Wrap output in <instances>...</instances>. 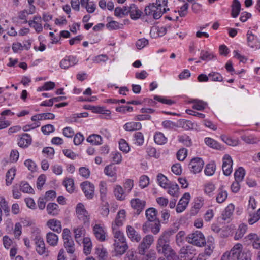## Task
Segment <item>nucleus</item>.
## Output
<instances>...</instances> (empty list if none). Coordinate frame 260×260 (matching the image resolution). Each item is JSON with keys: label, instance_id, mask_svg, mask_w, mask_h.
<instances>
[{"label": "nucleus", "instance_id": "obj_1", "mask_svg": "<svg viewBox=\"0 0 260 260\" xmlns=\"http://www.w3.org/2000/svg\"><path fill=\"white\" fill-rule=\"evenodd\" d=\"M171 233L164 232L159 237L156 244V250L160 254H163L167 260H191L194 254V250L191 246H187L181 248L178 257L169 245Z\"/></svg>", "mask_w": 260, "mask_h": 260}, {"label": "nucleus", "instance_id": "obj_2", "mask_svg": "<svg viewBox=\"0 0 260 260\" xmlns=\"http://www.w3.org/2000/svg\"><path fill=\"white\" fill-rule=\"evenodd\" d=\"M231 255L233 260H251L250 251L246 248H243L240 243L236 244L231 249Z\"/></svg>", "mask_w": 260, "mask_h": 260}, {"label": "nucleus", "instance_id": "obj_3", "mask_svg": "<svg viewBox=\"0 0 260 260\" xmlns=\"http://www.w3.org/2000/svg\"><path fill=\"white\" fill-rule=\"evenodd\" d=\"M167 10H169L168 8H164L163 10L161 6H158L153 3L146 7L144 11L147 16L152 17L155 19H158Z\"/></svg>", "mask_w": 260, "mask_h": 260}, {"label": "nucleus", "instance_id": "obj_4", "mask_svg": "<svg viewBox=\"0 0 260 260\" xmlns=\"http://www.w3.org/2000/svg\"><path fill=\"white\" fill-rule=\"evenodd\" d=\"M187 240L188 243L198 247H202L206 243L203 234L199 231L189 234L187 237Z\"/></svg>", "mask_w": 260, "mask_h": 260}, {"label": "nucleus", "instance_id": "obj_5", "mask_svg": "<svg viewBox=\"0 0 260 260\" xmlns=\"http://www.w3.org/2000/svg\"><path fill=\"white\" fill-rule=\"evenodd\" d=\"M32 238L36 244V251L40 255L47 256L48 255L45 243L42 236L39 232H34Z\"/></svg>", "mask_w": 260, "mask_h": 260}, {"label": "nucleus", "instance_id": "obj_6", "mask_svg": "<svg viewBox=\"0 0 260 260\" xmlns=\"http://www.w3.org/2000/svg\"><path fill=\"white\" fill-rule=\"evenodd\" d=\"M76 214L78 219L84 224H89L90 215L86 210L84 205L81 203H78L76 207Z\"/></svg>", "mask_w": 260, "mask_h": 260}, {"label": "nucleus", "instance_id": "obj_7", "mask_svg": "<svg viewBox=\"0 0 260 260\" xmlns=\"http://www.w3.org/2000/svg\"><path fill=\"white\" fill-rule=\"evenodd\" d=\"M154 237L151 235H147L145 236L142 241L139 245L138 247V253L140 255H144L146 250L150 248L151 245L154 242Z\"/></svg>", "mask_w": 260, "mask_h": 260}, {"label": "nucleus", "instance_id": "obj_8", "mask_svg": "<svg viewBox=\"0 0 260 260\" xmlns=\"http://www.w3.org/2000/svg\"><path fill=\"white\" fill-rule=\"evenodd\" d=\"M204 165V160L200 157L192 158L188 165V168L191 172L197 174L200 173Z\"/></svg>", "mask_w": 260, "mask_h": 260}, {"label": "nucleus", "instance_id": "obj_9", "mask_svg": "<svg viewBox=\"0 0 260 260\" xmlns=\"http://www.w3.org/2000/svg\"><path fill=\"white\" fill-rule=\"evenodd\" d=\"M93 232L98 240L101 242L105 240L107 231L103 224L101 223L95 224L93 226Z\"/></svg>", "mask_w": 260, "mask_h": 260}, {"label": "nucleus", "instance_id": "obj_10", "mask_svg": "<svg viewBox=\"0 0 260 260\" xmlns=\"http://www.w3.org/2000/svg\"><path fill=\"white\" fill-rule=\"evenodd\" d=\"M78 59L73 55L66 56L60 62V67L62 69H68L70 67L77 64Z\"/></svg>", "mask_w": 260, "mask_h": 260}, {"label": "nucleus", "instance_id": "obj_11", "mask_svg": "<svg viewBox=\"0 0 260 260\" xmlns=\"http://www.w3.org/2000/svg\"><path fill=\"white\" fill-rule=\"evenodd\" d=\"M222 171L225 176L230 175L233 170V160L231 157L228 155H225L222 158Z\"/></svg>", "mask_w": 260, "mask_h": 260}, {"label": "nucleus", "instance_id": "obj_12", "mask_svg": "<svg viewBox=\"0 0 260 260\" xmlns=\"http://www.w3.org/2000/svg\"><path fill=\"white\" fill-rule=\"evenodd\" d=\"M126 233L127 237L133 242H139L141 240V235L131 225H127Z\"/></svg>", "mask_w": 260, "mask_h": 260}, {"label": "nucleus", "instance_id": "obj_13", "mask_svg": "<svg viewBox=\"0 0 260 260\" xmlns=\"http://www.w3.org/2000/svg\"><path fill=\"white\" fill-rule=\"evenodd\" d=\"M190 199V195L189 193H185L179 200L176 211L177 213H181L185 210L188 204Z\"/></svg>", "mask_w": 260, "mask_h": 260}, {"label": "nucleus", "instance_id": "obj_14", "mask_svg": "<svg viewBox=\"0 0 260 260\" xmlns=\"http://www.w3.org/2000/svg\"><path fill=\"white\" fill-rule=\"evenodd\" d=\"M81 186L85 194L88 199H92L94 196V186L93 184L88 181H85L81 183Z\"/></svg>", "mask_w": 260, "mask_h": 260}, {"label": "nucleus", "instance_id": "obj_15", "mask_svg": "<svg viewBox=\"0 0 260 260\" xmlns=\"http://www.w3.org/2000/svg\"><path fill=\"white\" fill-rule=\"evenodd\" d=\"M126 212L122 209L118 211L115 220L112 224V228H119L123 225L125 220Z\"/></svg>", "mask_w": 260, "mask_h": 260}, {"label": "nucleus", "instance_id": "obj_16", "mask_svg": "<svg viewBox=\"0 0 260 260\" xmlns=\"http://www.w3.org/2000/svg\"><path fill=\"white\" fill-rule=\"evenodd\" d=\"M42 18L39 15L34 16L32 20H29L28 23L30 27L33 28L38 34L43 31V26L41 23Z\"/></svg>", "mask_w": 260, "mask_h": 260}, {"label": "nucleus", "instance_id": "obj_17", "mask_svg": "<svg viewBox=\"0 0 260 260\" xmlns=\"http://www.w3.org/2000/svg\"><path fill=\"white\" fill-rule=\"evenodd\" d=\"M31 142L32 139L31 136L26 133L19 136L17 139L18 145L23 148L28 147L31 144Z\"/></svg>", "mask_w": 260, "mask_h": 260}, {"label": "nucleus", "instance_id": "obj_18", "mask_svg": "<svg viewBox=\"0 0 260 260\" xmlns=\"http://www.w3.org/2000/svg\"><path fill=\"white\" fill-rule=\"evenodd\" d=\"M128 248L126 242H114L113 249L116 255H123Z\"/></svg>", "mask_w": 260, "mask_h": 260}, {"label": "nucleus", "instance_id": "obj_19", "mask_svg": "<svg viewBox=\"0 0 260 260\" xmlns=\"http://www.w3.org/2000/svg\"><path fill=\"white\" fill-rule=\"evenodd\" d=\"M246 241H250L254 249L260 248V235L255 233H250L245 237Z\"/></svg>", "mask_w": 260, "mask_h": 260}, {"label": "nucleus", "instance_id": "obj_20", "mask_svg": "<svg viewBox=\"0 0 260 260\" xmlns=\"http://www.w3.org/2000/svg\"><path fill=\"white\" fill-rule=\"evenodd\" d=\"M104 173L112 178V181L115 182L117 180V167L113 164L106 166L104 170Z\"/></svg>", "mask_w": 260, "mask_h": 260}, {"label": "nucleus", "instance_id": "obj_21", "mask_svg": "<svg viewBox=\"0 0 260 260\" xmlns=\"http://www.w3.org/2000/svg\"><path fill=\"white\" fill-rule=\"evenodd\" d=\"M167 28L169 27L154 26L150 30V35L154 38L164 36L167 32Z\"/></svg>", "mask_w": 260, "mask_h": 260}, {"label": "nucleus", "instance_id": "obj_22", "mask_svg": "<svg viewBox=\"0 0 260 260\" xmlns=\"http://www.w3.org/2000/svg\"><path fill=\"white\" fill-rule=\"evenodd\" d=\"M47 225L51 230L60 233L62 230L61 223L60 221L56 219H51L49 220L47 222Z\"/></svg>", "mask_w": 260, "mask_h": 260}, {"label": "nucleus", "instance_id": "obj_23", "mask_svg": "<svg viewBox=\"0 0 260 260\" xmlns=\"http://www.w3.org/2000/svg\"><path fill=\"white\" fill-rule=\"evenodd\" d=\"M247 41L249 46L251 48H257L259 41L257 36H255L253 33L248 30L247 33Z\"/></svg>", "mask_w": 260, "mask_h": 260}, {"label": "nucleus", "instance_id": "obj_24", "mask_svg": "<svg viewBox=\"0 0 260 260\" xmlns=\"http://www.w3.org/2000/svg\"><path fill=\"white\" fill-rule=\"evenodd\" d=\"M145 203V201L140 200L138 198L133 199L131 201L132 207L136 209L138 212V214H139L144 209Z\"/></svg>", "mask_w": 260, "mask_h": 260}, {"label": "nucleus", "instance_id": "obj_25", "mask_svg": "<svg viewBox=\"0 0 260 260\" xmlns=\"http://www.w3.org/2000/svg\"><path fill=\"white\" fill-rule=\"evenodd\" d=\"M114 242H126L124 233L119 228H112Z\"/></svg>", "mask_w": 260, "mask_h": 260}, {"label": "nucleus", "instance_id": "obj_26", "mask_svg": "<svg viewBox=\"0 0 260 260\" xmlns=\"http://www.w3.org/2000/svg\"><path fill=\"white\" fill-rule=\"evenodd\" d=\"M31 119L32 121H36V122L32 124L26 125L24 126L23 128V129L24 131H28L30 129H34L36 127L40 126V124L39 121L42 120L41 114H37L32 116Z\"/></svg>", "mask_w": 260, "mask_h": 260}, {"label": "nucleus", "instance_id": "obj_27", "mask_svg": "<svg viewBox=\"0 0 260 260\" xmlns=\"http://www.w3.org/2000/svg\"><path fill=\"white\" fill-rule=\"evenodd\" d=\"M205 244V248L204 252L203 253L209 257L213 253L215 248V243L213 238L210 237L208 238L207 243Z\"/></svg>", "mask_w": 260, "mask_h": 260}, {"label": "nucleus", "instance_id": "obj_28", "mask_svg": "<svg viewBox=\"0 0 260 260\" xmlns=\"http://www.w3.org/2000/svg\"><path fill=\"white\" fill-rule=\"evenodd\" d=\"M113 192L116 199L119 201H123L125 199V193L123 188L119 185L114 186Z\"/></svg>", "mask_w": 260, "mask_h": 260}, {"label": "nucleus", "instance_id": "obj_29", "mask_svg": "<svg viewBox=\"0 0 260 260\" xmlns=\"http://www.w3.org/2000/svg\"><path fill=\"white\" fill-rule=\"evenodd\" d=\"M129 13L130 14L131 18L133 20H136L139 18L142 14L141 11L135 4L131 5L129 7Z\"/></svg>", "mask_w": 260, "mask_h": 260}, {"label": "nucleus", "instance_id": "obj_30", "mask_svg": "<svg viewBox=\"0 0 260 260\" xmlns=\"http://www.w3.org/2000/svg\"><path fill=\"white\" fill-rule=\"evenodd\" d=\"M142 125L139 122L131 121L126 123L124 126L123 128L126 131H133L141 129Z\"/></svg>", "mask_w": 260, "mask_h": 260}, {"label": "nucleus", "instance_id": "obj_31", "mask_svg": "<svg viewBox=\"0 0 260 260\" xmlns=\"http://www.w3.org/2000/svg\"><path fill=\"white\" fill-rule=\"evenodd\" d=\"M228 192L223 186H221L218 190V193L216 196V200L217 203H222L224 202L228 198Z\"/></svg>", "mask_w": 260, "mask_h": 260}, {"label": "nucleus", "instance_id": "obj_32", "mask_svg": "<svg viewBox=\"0 0 260 260\" xmlns=\"http://www.w3.org/2000/svg\"><path fill=\"white\" fill-rule=\"evenodd\" d=\"M157 182L158 185L164 188L168 187L171 182L168 178L161 173H158L157 175Z\"/></svg>", "mask_w": 260, "mask_h": 260}, {"label": "nucleus", "instance_id": "obj_33", "mask_svg": "<svg viewBox=\"0 0 260 260\" xmlns=\"http://www.w3.org/2000/svg\"><path fill=\"white\" fill-rule=\"evenodd\" d=\"M165 189H168L167 192L170 195L176 198L179 196V187L176 183L171 182Z\"/></svg>", "mask_w": 260, "mask_h": 260}, {"label": "nucleus", "instance_id": "obj_34", "mask_svg": "<svg viewBox=\"0 0 260 260\" xmlns=\"http://www.w3.org/2000/svg\"><path fill=\"white\" fill-rule=\"evenodd\" d=\"M46 241L50 246H55L57 245L58 241V236L52 232H49L46 235Z\"/></svg>", "mask_w": 260, "mask_h": 260}, {"label": "nucleus", "instance_id": "obj_35", "mask_svg": "<svg viewBox=\"0 0 260 260\" xmlns=\"http://www.w3.org/2000/svg\"><path fill=\"white\" fill-rule=\"evenodd\" d=\"M83 251L86 255L90 253L92 248L91 240L89 237H84L83 239Z\"/></svg>", "mask_w": 260, "mask_h": 260}, {"label": "nucleus", "instance_id": "obj_36", "mask_svg": "<svg viewBox=\"0 0 260 260\" xmlns=\"http://www.w3.org/2000/svg\"><path fill=\"white\" fill-rule=\"evenodd\" d=\"M154 141L158 145H164L167 142L168 139L164 134L160 132H155L154 137Z\"/></svg>", "mask_w": 260, "mask_h": 260}, {"label": "nucleus", "instance_id": "obj_37", "mask_svg": "<svg viewBox=\"0 0 260 260\" xmlns=\"http://www.w3.org/2000/svg\"><path fill=\"white\" fill-rule=\"evenodd\" d=\"M241 10V4L238 0H233L232 5L231 15L234 18H236Z\"/></svg>", "mask_w": 260, "mask_h": 260}, {"label": "nucleus", "instance_id": "obj_38", "mask_svg": "<svg viewBox=\"0 0 260 260\" xmlns=\"http://www.w3.org/2000/svg\"><path fill=\"white\" fill-rule=\"evenodd\" d=\"M216 169V164L214 161H211L205 166L204 173L206 176H211L213 175Z\"/></svg>", "mask_w": 260, "mask_h": 260}, {"label": "nucleus", "instance_id": "obj_39", "mask_svg": "<svg viewBox=\"0 0 260 260\" xmlns=\"http://www.w3.org/2000/svg\"><path fill=\"white\" fill-rule=\"evenodd\" d=\"M64 247L69 254H73L75 251V245L72 239L63 241Z\"/></svg>", "mask_w": 260, "mask_h": 260}, {"label": "nucleus", "instance_id": "obj_40", "mask_svg": "<svg viewBox=\"0 0 260 260\" xmlns=\"http://www.w3.org/2000/svg\"><path fill=\"white\" fill-rule=\"evenodd\" d=\"M190 103L193 104L192 108L198 111L203 110L207 105L206 102L198 99H193Z\"/></svg>", "mask_w": 260, "mask_h": 260}, {"label": "nucleus", "instance_id": "obj_41", "mask_svg": "<svg viewBox=\"0 0 260 260\" xmlns=\"http://www.w3.org/2000/svg\"><path fill=\"white\" fill-rule=\"evenodd\" d=\"M16 169L15 168L10 169L6 175V184L7 186L10 185L16 175Z\"/></svg>", "mask_w": 260, "mask_h": 260}, {"label": "nucleus", "instance_id": "obj_42", "mask_svg": "<svg viewBox=\"0 0 260 260\" xmlns=\"http://www.w3.org/2000/svg\"><path fill=\"white\" fill-rule=\"evenodd\" d=\"M46 209L48 214L52 216H56L59 211L58 205L53 203H49Z\"/></svg>", "mask_w": 260, "mask_h": 260}, {"label": "nucleus", "instance_id": "obj_43", "mask_svg": "<svg viewBox=\"0 0 260 260\" xmlns=\"http://www.w3.org/2000/svg\"><path fill=\"white\" fill-rule=\"evenodd\" d=\"M247 229V226L244 223L240 224L237 230L234 238L235 240H239L243 237Z\"/></svg>", "mask_w": 260, "mask_h": 260}, {"label": "nucleus", "instance_id": "obj_44", "mask_svg": "<svg viewBox=\"0 0 260 260\" xmlns=\"http://www.w3.org/2000/svg\"><path fill=\"white\" fill-rule=\"evenodd\" d=\"M157 211L154 208H150L146 210L145 215L147 220L150 222L154 221L156 219Z\"/></svg>", "mask_w": 260, "mask_h": 260}, {"label": "nucleus", "instance_id": "obj_45", "mask_svg": "<svg viewBox=\"0 0 260 260\" xmlns=\"http://www.w3.org/2000/svg\"><path fill=\"white\" fill-rule=\"evenodd\" d=\"M235 209V206L233 204H230L225 208L224 212L222 214V218L224 220H226L232 216Z\"/></svg>", "mask_w": 260, "mask_h": 260}, {"label": "nucleus", "instance_id": "obj_46", "mask_svg": "<svg viewBox=\"0 0 260 260\" xmlns=\"http://www.w3.org/2000/svg\"><path fill=\"white\" fill-rule=\"evenodd\" d=\"M87 141L93 145H100L102 142V138L100 135L92 134L87 138Z\"/></svg>", "mask_w": 260, "mask_h": 260}, {"label": "nucleus", "instance_id": "obj_47", "mask_svg": "<svg viewBox=\"0 0 260 260\" xmlns=\"http://www.w3.org/2000/svg\"><path fill=\"white\" fill-rule=\"evenodd\" d=\"M214 57L215 55L212 52L202 50L200 52V58L202 60L208 61L214 59Z\"/></svg>", "mask_w": 260, "mask_h": 260}, {"label": "nucleus", "instance_id": "obj_48", "mask_svg": "<svg viewBox=\"0 0 260 260\" xmlns=\"http://www.w3.org/2000/svg\"><path fill=\"white\" fill-rule=\"evenodd\" d=\"M63 183L68 192L71 193L74 191V182L72 178H66Z\"/></svg>", "mask_w": 260, "mask_h": 260}, {"label": "nucleus", "instance_id": "obj_49", "mask_svg": "<svg viewBox=\"0 0 260 260\" xmlns=\"http://www.w3.org/2000/svg\"><path fill=\"white\" fill-rule=\"evenodd\" d=\"M241 139L247 144H253L257 143L259 140L257 137L253 135H244L241 136Z\"/></svg>", "mask_w": 260, "mask_h": 260}, {"label": "nucleus", "instance_id": "obj_50", "mask_svg": "<svg viewBox=\"0 0 260 260\" xmlns=\"http://www.w3.org/2000/svg\"><path fill=\"white\" fill-rule=\"evenodd\" d=\"M245 175V171L242 167H239L234 173L235 180L241 182Z\"/></svg>", "mask_w": 260, "mask_h": 260}, {"label": "nucleus", "instance_id": "obj_51", "mask_svg": "<svg viewBox=\"0 0 260 260\" xmlns=\"http://www.w3.org/2000/svg\"><path fill=\"white\" fill-rule=\"evenodd\" d=\"M178 140L186 146H190L191 145V140L190 137L186 135H180L178 136Z\"/></svg>", "mask_w": 260, "mask_h": 260}, {"label": "nucleus", "instance_id": "obj_52", "mask_svg": "<svg viewBox=\"0 0 260 260\" xmlns=\"http://www.w3.org/2000/svg\"><path fill=\"white\" fill-rule=\"evenodd\" d=\"M260 219V208L257 211L256 213H250L249 218L248 220V223L252 225Z\"/></svg>", "mask_w": 260, "mask_h": 260}, {"label": "nucleus", "instance_id": "obj_53", "mask_svg": "<svg viewBox=\"0 0 260 260\" xmlns=\"http://www.w3.org/2000/svg\"><path fill=\"white\" fill-rule=\"evenodd\" d=\"M204 142L207 145L214 149H218L220 148L219 144L216 141L211 138H205Z\"/></svg>", "mask_w": 260, "mask_h": 260}, {"label": "nucleus", "instance_id": "obj_54", "mask_svg": "<svg viewBox=\"0 0 260 260\" xmlns=\"http://www.w3.org/2000/svg\"><path fill=\"white\" fill-rule=\"evenodd\" d=\"M119 148L124 153H127L130 150V147L126 141L121 139L119 141Z\"/></svg>", "mask_w": 260, "mask_h": 260}, {"label": "nucleus", "instance_id": "obj_55", "mask_svg": "<svg viewBox=\"0 0 260 260\" xmlns=\"http://www.w3.org/2000/svg\"><path fill=\"white\" fill-rule=\"evenodd\" d=\"M215 189V185L212 183L209 182L205 185L204 192L209 196H212Z\"/></svg>", "mask_w": 260, "mask_h": 260}, {"label": "nucleus", "instance_id": "obj_56", "mask_svg": "<svg viewBox=\"0 0 260 260\" xmlns=\"http://www.w3.org/2000/svg\"><path fill=\"white\" fill-rule=\"evenodd\" d=\"M221 138L223 142L229 145L235 146L238 144V141L237 140L233 139L225 135L221 136Z\"/></svg>", "mask_w": 260, "mask_h": 260}, {"label": "nucleus", "instance_id": "obj_57", "mask_svg": "<svg viewBox=\"0 0 260 260\" xmlns=\"http://www.w3.org/2000/svg\"><path fill=\"white\" fill-rule=\"evenodd\" d=\"M210 80L212 81L221 82L223 81L222 76L218 72H212L208 74Z\"/></svg>", "mask_w": 260, "mask_h": 260}, {"label": "nucleus", "instance_id": "obj_58", "mask_svg": "<svg viewBox=\"0 0 260 260\" xmlns=\"http://www.w3.org/2000/svg\"><path fill=\"white\" fill-rule=\"evenodd\" d=\"M135 144L138 146H141L144 143V139L143 134L141 132H137L134 134Z\"/></svg>", "mask_w": 260, "mask_h": 260}, {"label": "nucleus", "instance_id": "obj_59", "mask_svg": "<svg viewBox=\"0 0 260 260\" xmlns=\"http://www.w3.org/2000/svg\"><path fill=\"white\" fill-rule=\"evenodd\" d=\"M99 189L101 194V198L103 199L106 197L107 193V185L105 181H100L99 183Z\"/></svg>", "mask_w": 260, "mask_h": 260}, {"label": "nucleus", "instance_id": "obj_60", "mask_svg": "<svg viewBox=\"0 0 260 260\" xmlns=\"http://www.w3.org/2000/svg\"><path fill=\"white\" fill-rule=\"evenodd\" d=\"M111 158L114 164H120L122 160V155L118 151L113 152L111 153Z\"/></svg>", "mask_w": 260, "mask_h": 260}, {"label": "nucleus", "instance_id": "obj_61", "mask_svg": "<svg viewBox=\"0 0 260 260\" xmlns=\"http://www.w3.org/2000/svg\"><path fill=\"white\" fill-rule=\"evenodd\" d=\"M21 190L25 193H33L34 190L30 185L27 182H22L20 186Z\"/></svg>", "mask_w": 260, "mask_h": 260}, {"label": "nucleus", "instance_id": "obj_62", "mask_svg": "<svg viewBox=\"0 0 260 260\" xmlns=\"http://www.w3.org/2000/svg\"><path fill=\"white\" fill-rule=\"evenodd\" d=\"M90 107L91 110L94 113L107 115H109L110 114V111L109 110L105 109L103 107L90 106Z\"/></svg>", "mask_w": 260, "mask_h": 260}, {"label": "nucleus", "instance_id": "obj_63", "mask_svg": "<svg viewBox=\"0 0 260 260\" xmlns=\"http://www.w3.org/2000/svg\"><path fill=\"white\" fill-rule=\"evenodd\" d=\"M24 165L31 172H35L37 169V165L35 161L32 160L28 159L24 161Z\"/></svg>", "mask_w": 260, "mask_h": 260}, {"label": "nucleus", "instance_id": "obj_64", "mask_svg": "<svg viewBox=\"0 0 260 260\" xmlns=\"http://www.w3.org/2000/svg\"><path fill=\"white\" fill-rule=\"evenodd\" d=\"M149 184V178L146 175H143L140 178L139 186L143 189L146 187Z\"/></svg>", "mask_w": 260, "mask_h": 260}]
</instances>
